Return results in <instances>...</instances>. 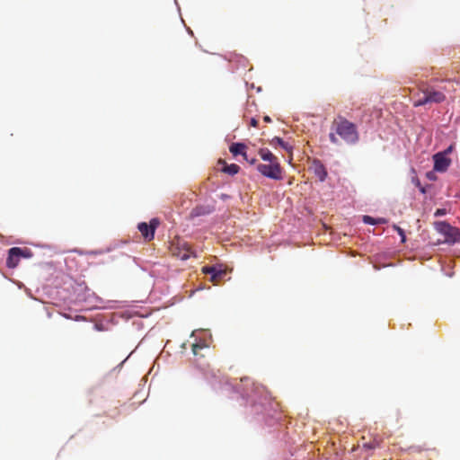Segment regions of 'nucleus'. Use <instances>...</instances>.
I'll use <instances>...</instances> for the list:
<instances>
[{
	"instance_id": "obj_2",
	"label": "nucleus",
	"mask_w": 460,
	"mask_h": 460,
	"mask_svg": "<svg viewBox=\"0 0 460 460\" xmlns=\"http://www.w3.org/2000/svg\"><path fill=\"white\" fill-rule=\"evenodd\" d=\"M332 130L349 145H355L359 140L358 127L354 122L340 117L339 121L332 126Z\"/></svg>"
},
{
	"instance_id": "obj_13",
	"label": "nucleus",
	"mask_w": 460,
	"mask_h": 460,
	"mask_svg": "<svg viewBox=\"0 0 460 460\" xmlns=\"http://www.w3.org/2000/svg\"><path fill=\"white\" fill-rule=\"evenodd\" d=\"M213 210L214 208L209 205H198L191 209L190 217L194 220L195 217L210 215Z\"/></svg>"
},
{
	"instance_id": "obj_23",
	"label": "nucleus",
	"mask_w": 460,
	"mask_h": 460,
	"mask_svg": "<svg viewBox=\"0 0 460 460\" xmlns=\"http://www.w3.org/2000/svg\"><path fill=\"white\" fill-rule=\"evenodd\" d=\"M432 187L433 186L431 184H429V183H427V184H424V185L422 184L421 187H420L418 189V190L421 194L426 195L432 189Z\"/></svg>"
},
{
	"instance_id": "obj_31",
	"label": "nucleus",
	"mask_w": 460,
	"mask_h": 460,
	"mask_svg": "<svg viewBox=\"0 0 460 460\" xmlns=\"http://www.w3.org/2000/svg\"><path fill=\"white\" fill-rule=\"evenodd\" d=\"M238 62L242 66H245L246 58L244 57H241V59Z\"/></svg>"
},
{
	"instance_id": "obj_7",
	"label": "nucleus",
	"mask_w": 460,
	"mask_h": 460,
	"mask_svg": "<svg viewBox=\"0 0 460 460\" xmlns=\"http://www.w3.org/2000/svg\"><path fill=\"white\" fill-rule=\"evenodd\" d=\"M202 271L211 281L217 284L226 275V270L221 264L205 265L202 267Z\"/></svg>"
},
{
	"instance_id": "obj_32",
	"label": "nucleus",
	"mask_w": 460,
	"mask_h": 460,
	"mask_svg": "<svg viewBox=\"0 0 460 460\" xmlns=\"http://www.w3.org/2000/svg\"><path fill=\"white\" fill-rule=\"evenodd\" d=\"M243 159L247 163V160H249V155L247 154V150L243 153V155H241Z\"/></svg>"
},
{
	"instance_id": "obj_34",
	"label": "nucleus",
	"mask_w": 460,
	"mask_h": 460,
	"mask_svg": "<svg viewBox=\"0 0 460 460\" xmlns=\"http://www.w3.org/2000/svg\"><path fill=\"white\" fill-rule=\"evenodd\" d=\"M264 120H265L266 122H271V119H270L269 116H265V117H264Z\"/></svg>"
},
{
	"instance_id": "obj_15",
	"label": "nucleus",
	"mask_w": 460,
	"mask_h": 460,
	"mask_svg": "<svg viewBox=\"0 0 460 460\" xmlns=\"http://www.w3.org/2000/svg\"><path fill=\"white\" fill-rule=\"evenodd\" d=\"M247 150V146L243 141L234 142L229 146V151L233 155L234 157L243 155V153Z\"/></svg>"
},
{
	"instance_id": "obj_25",
	"label": "nucleus",
	"mask_w": 460,
	"mask_h": 460,
	"mask_svg": "<svg viewBox=\"0 0 460 460\" xmlns=\"http://www.w3.org/2000/svg\"><path fill=\"white\" fill-rule=\"evenodd\" d=\"M447 213V209L444 208H437L434 212V217H444L446 216Z\"/></svg>"
},
{
	"instance_id": "obj_21",
	"label": "nucleus",
	"mask_w": 460,
	"mask_h": 460,
	"mask_svg": "<svg viewBox=\"0 0 460 460\" xmlns=\"http://www.w3.org/2000/svg\"><path fill=\"white\" fill-rule=\"evenodd\" d=\"M361 222L367 226H376V217L370 215H362Z\"/></svg>"
},
{
	"instance_id": "obj_1",
	"label": "nucleus",
	"mask_w": 460,
	"mask_h": 460,
	"mask_svg": "<svg viewBox=\"0 0 460 460\" xmlns=\"http://www.w3.org/2000/svg\"><path fill=\"white\" fill-rule=\"evenodd\" d=\"M223 389L239 394L244 403L251 402L252 413L256 415L259 421H264L268 426L280 423L282 412L262 385L251 381L248 376H243L241 378V385L226 381Z\"/></svg>"
},
{
	"instance_id": "obj_4",
	"label": "nucleus",
	"mask_w": 460,
	"mask_h": 460,
	"mask_svg": "<svg viewBox=\"0 0 460 460\" xmlns=\"http://www.w3.org/2000/svg\"><path fill=\"white\" fill-rule=\"evenodd\" d=\"M256 170L263 177L273 181H282L284 178V171L279 161L268 164H258L256 165Z\"/></svg>"
},
{
	"instance_id": "obj_29",
	"label": "nucleus",
	"mask_w": 460,
	"mask_h": 460,
	"mask_svg": "<svg viewBox=\"0 0 460 460\" xmlns=\"http://www.w3.org/2000/svg\"><path fill=\"white\" fill-rule=\"evenodd\" d=\"M247 163L251 165H257V158L256 157H249V160H247Z\"/></svg>"
},
{
	"instance_id": "obj_9",
	"label": "nucleus",
	"mask_w": 460,
	"mask_h": 460,
	"mask_svg": "<svg viewBox=\"0 0 460 460\" xmlns=\"http://www.w3.org/2000/svg\"><path fill=\"white\" fill-rule=\"evenodd\" d=\"M173 254L181 261H187L195 256L196 252L188 242H181L174 247Z\"/></svg>"
},
{
	"instance_id": "obj_17",
	"label": "nucleus",
	"mask_w": 460,
	"mask_h": 460,
	"mask_svg": "<svg viewBox=\"0 0 460 460\" xmlns=\"http://www.w3.org/2000/svg\"><path fill=\"white\" fill-rule=\"evenodd\" d=\"M259 155L261 159L264 162L273 163L275 161H279V158L268 148L260 149Z\"/></svg>"
},
{
	"instance_id": "obj_3",
	"label": "nucleus",
	"mask_w": 460,
	"mask_h": 460,
	"mask_svg": "<svg viewBox=\"0 0 460 460\" xmlns=\"http://www.w3.org/2000/svg\"><path fill=\"white\" fill-rule=\"evenodd\" d=\"M433 225L436 231L444 236V243L454 245L460 243L459 228L453 226L446 220L435 221Z\"/></svg>"
},
{
	"instance_id": "obj_5",
	"label": "nucleus",
	"mask_w": 460,
	"mask_h": 460,
	"mask_svg": "<svg viewBox=\"0 0 460 460\" xmlns=\"http://www.w3.org/2000/svg\"><path fill=\"white\" fill-rule=\"evenodd\" d=\"M446 96L443 93L433 88L427 89L414 103V106H425L431 103H441L445 101Z\"/></svg>"
},
{
	"instance_id": "obj_30",
	"label": "nucleus",
	"mask_w": 460,
	"mask_h": 460,
	"mask_svg": "<svg viewBox=\"0 0 460 460\" xmlns=\"http://www.w3.org/2000/svg\"><path fill=\"white\" fill-rule=\"evenodd\" d=\"M93 328H94V330H96V331H98V332H102V331H103V327H102L101 324H99V323H95V324L93 325Z\"/></svg>"
},
{
	"instance_id": "obj_35",
	"label": "nucleus",
	"mask_w": 460,
	"mask_h": 460,
	"mask_svg": "<svg viewBox=\"0 0 460 460\" xmlns=\"http://www.w3.org/2000/svg\"><path fill=\"white\" fill-rule=\"evenodd\" d=\"M228 198H229V196H228L227 194H222V195H221V199H228Z\"/></svg>"
},
{
	"instance_id": "obj_36",
	"label": "nucleus",
	"mask_w": 460,
	"mask_h": 460,
	"mask_svg": "<svg viewBox=\"0 0 460 460\" xmlns=\"http://www.w3.org/2000/svg\"><path fill=\"white\" fill-rule=\"evenodd\" d=\"M187 31L189 32V34H192V31L189 28H187Z\"/></svg>"
},
{
	"instance_id": "obj_18",
	"label": "nucleus",
	"mask_w": 460,
	"mask_h": 460,
	"mask_svg": "<svg viewBox=\"0 0 460 460\" xmlns=\"http://www.w3.org/2000/svg\"><path fill=\"white\" fill-rule=\"evenodd\" d=\"M239 171L240 166L236 164H226L223 168V172L230 176L236 175Z\"/></svg>"
},
{
	"instance_id": "obj_28",
	"label": "nucleus",
	"mask_w": 460,
	"mask_h": 460,
	"mask_svg": "<svg viewBox=\"0 0 460 460\" xmlns=\"http://www.w3.org/2000/svg\"><path fill=\"white\" fill-rule=\"evenodd\" d=\"M411 183L417 188L419 189L420 187H421L422 183L420 180V178L418 176H413L411 177Z\"/></svg>"
},
{
	"instance_id": "obj_37",
	"label": "nucleus",
	"mask_w": 460,
	"mask_h": 460,
	"mask_svg": "<svg viewBox=\"0 0 460 460\" xmlns=\"http://www.w3.org/2000/svg\"><path fill=\"white\" fill-rule=\"evenodd\" d=\"M261 86H259V87L257 88V92H261Z\"/></svg>"
},
{
	"instance_id": "obj_24",
	"label": "nucleus",
	"mask_w": 460,
	"mask_h": 460,
	"mask_svg": "<svg viewBox=\"0 0 460 460\" xmlns=\"http://www.w3.org/2000/svg\"><path fill=\"white\" fill-rule=\"evenodd\" d=\"M336 133H335V130L333 131H331L329 133V140L331 141L332 144H334V145H340V140L339 138L336 137Z\"/></svg>"
},
{
	"instance_id": "obj_26",
	"label": "nucleus",
	"mask_w": 460,
	"mask_h": 460,
	"mask_svg": "<svg viewBox=\"0 0 460 460\" xmlns=\"http://www.w3.org/2000/svg\"><path fill=\"white\" fill-rule=\"evenodd\" d=\"M455 150V144L449 145L446 149L439 151L438 153H442L443 155L449 156V155Z\"/></svg>"
},
{
	"instance_id": "obj_14",
	"label": "nucleus",
	"mask_w": 460,
	"mask_h": 460,
	"mask_svg": "<svg viewBox=\"0 0 460 460\" xmlns=\"http://www.w3.org/2000/svg\"><path fill=\"white\" fill-rule=\"evenodd\" d=\"M16 249V246L14 247H12L10 248L8 251H7V255H6V259H5V265L7 268L9 269H14L18 266L19 262H20V255L18 254V252H13V250Z\"/></svg>"
},
{
	"instance_id": "obj_19",
	"label": "nucleus",
	"mask_w": 460,
	"mask_h": 460,
	"mask_svg": "<svg viewBox=\"0 0 460 460\" xmlns=\"http://www.w3.org/2000/svg\"><path fill=\"white\" fill-rule=\"evenodd\" d=\"M18 252V254L20 255V258H23V259H30L33 256V252L30 249V248H27V247H17L16 246V249L13 250V252Z\"/></svg>"
},
{
	"instance_id": "obj_33",
	"label": "nucleus",
	"mask_w": 460,
	"mask_h": 460,
	"mask_svg": "<svg viewBox=\"0 0 460 460\" xmlns=\"http://www.w3.org/2000/svg\"><path fill=\"white\" fill-rule=\"evenodd\" d=\"M258 123V120L255 118L251 119V125L255 127Z\"/></svg>"
},
{
	"instance_id": "obj_16",
	"label": "nucleus",
	"mask_w": 460,
	"mask_h": 460,
	"mask_svg": "<svg viewBox=\"0 0 460 460\" xmlns=\"http://www.w3.org/2000/svg\"><path fill=\"white\" fill-rule=\"evenodd\" d=\"M270 145L274 147H279L285 150L286 152L292 151V146L287 141H285L284 138L281 137H274L270 141Z\"/></svg>"
},
{
	"instance_id": "obj_11",
	"label": "nucleus",
	"mask_w": 460,
	"mask_h": 460,
	"mask_svg": "<svg viewBox=\"0 0 460 460\" xmlns=\"http://www.w3.org/2000/svg\"><path fill=\"white\" fill-rule=\"evenodd\" d=\"M77 298L80 300L92 302L93 300L96 302H102V298L99 297L93 291H92L85 282L79 283L76 288Z\"/></svg>"
},
{
	"instance_id": "obj_27",
	"label": "nucleus",
	"mask_w": 460,
	"mask_h": 460,
	"mask_svg": "<svg viewBox=\"0 0 460 460\" xmlns=\"http://www.w3.org/2000/svg\"><path fill=\"white\" fill-rule=\"evenodd\" d=\"M376 226L378 225H387L389 223V219L384 217H376Z\"/></svg>"
},
{
	"instance_id": "obj_10",
	"label": "nucleus",
	"mask_w": 460,
	"mask_h": 460,
	"mask_svg": "<svg viewBox=\"0 0 460 460\" xmlns=\"http://www.w3.org/2000/svg\"><path fill=\"white\" fill-rule=\"evenodd\" d=\"M199 332L200 334H202V337H200L199 340L196 339V341L192 344V351L195 355L198 354V350L201 349L203 348L209 346V341L211 340V333L209 330H199V331H193L190 334V337H194L195 333Z\"/></svg>"
},
{
	"instance_id": "obj_6",
	"label": "nucleus",
	"mask_w": 460,
	"mask_h": 460,
	"mask_svg": "<svg viewBox=\"0 0 460 460\" xmlns=\"http://www.w3.org/2000/svg\"><path fill=\"white\" fill-rule=\"evenodd\" d=\"M160 225L157 217H153L149 222L141 221L137 223V228L146 240H152L155 237V231Z\"/></svg>"
},
{
	"instance_id": "obj_12",
	"label": "nucleus",
	"mask_w": 460,
	"mask_h": 460,
	"mask_svg": "<svg viewBox=\"0 0 460 460\" xmlns=\"http://www.w3.org/2000/svg\"><path fill=\"white\" fill-rule=\"evenodd\" d=\"M311 169L313 170L319 181H325L328 177V171L321 160L316 158L314 159L311 164Z\"/></svg>"
},
{
	"instance_id": "obj_20",
	"label": "nucleus",
	"mask_w": 460,
	"mask_h": 460,
	"mask_svg": "<svg viewBox=\"0 0 460 460\" xmlns=\"http://www.w3.org/2000/svg\"><path fill=\"white\" fill-rule=\"evenodd\" d=\"M391 227L394 231L397 233V234L400 236V242L401 243H406L407 242V236L405 230L400 227L397 224L394 223L392 224Z\"/></svg>"
},
{
	"instance_id": "obj_8",
	"label": "nucleus",
	"mask_w": 460,
	"mask_h": 460,
	"mask_svg": "<svg viewBox=\"0 0 460 460\" xmlns=\"http://www.w3.org/2000/svg\"><path fill=\"white\" fill-rule=\"evenodd\" d=\"M432 162L435 172H438V173L446 172L452 164L449 156L438 152L432 155Z\"/></svg>"
},
{
	"instance_id": "obj_22",
	"label": "nucleus",
	"mask_w": 460,
	"mask_h": 460,
	"mask_svg": "<svg viewBox=\"0 0 460 460\" xmlns=\"http://www.w3.org/2000/svg\"><path fill=\"white\" fill-rule=\"evenodd\" d=\"M438 172H435L434 168L431 171H428L425 174L426 178L430 181H436L438 180L437 173Z\"/></svg>"
}]
</instances>
